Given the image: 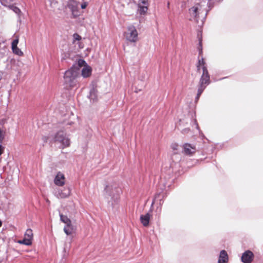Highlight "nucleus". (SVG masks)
<instances>
[{"label":"nucleus","mask_w":263,"mask_h":263,"mask_svg":"<svg viewBox=\"0 0 263 263\" xmlns=\"http://www.w3.org/2000/svg\"><path fill=\"white\" fill-rule=\"evenodd\" d=\"M79 69L73 66L65 71L64 80L66 86L68 88H72L77 85V78L79 77Z\"/></svg>","instance_id":"1"},{"label":"nucleus","mask_w":263,"mask_h":263,"mask_svg":"<svg viewBox=\"0 0 263 263\" xmlns=\"http://www.w3.org/2000/svg\"><path fill=\"white\" fill-rule=\"evenodd\" d=\"M208 6L209 3L206 1H201L189 10L191 16H193L194 18L197 21L200 14H207L209 11L208 9Z\"/></svg>","instance_id":"2"},{"label":"nucleus","mask_w":263,"mask_h":263,"mask_svg":"<svg viewBox=\"0 0 263 263\" xmlns=\"http://www.w3.org/2000/svg\"><path fill=\"white\" fill-rule=\"evenodd\" d=\"M210 76L208 71L204 69V72H202L199 80L198 86V91L196 100H199L201 95L205 89L206 86L210 83Z\"/></svg>","instance_id":"3"},{"label":"nucleus","mask_w":263,"mask_h":263,"mask_svg":"<svg viewBox=\"0 0 263 263\" xmlns=\"http://www.w3.org/2000/svg\"><path fill=\"white\" fill-rule=\"evenodd\" d=\"M51 142L60 143L62 145V148L69 146L70 144V140L65 136V135L63 131H59L57 132L54 135Z\"/></svg>","instance_id":"4"},{"label":"nucleus","mask_w":263,"mask_h":263,"mask_svg":"<svg viewBox=\"0 0 263 263\" xmlns=\"http://www.w3.org/2000/svg\"><path fill=\"white\" fill-rule=\"evenodd\" d=\"M60 216V220L66 224L64 228V232L67 235H71L74 232V230L71 220L67 216L62 214H61Z\"/></svg>","instance_id":"5"},{"label":"nucleus","mask_w":263,"mask_h":263,"mask_svg":"<svg viewBox=\"0 0 263 263\" xmlns=\"http://www.w3.org/2000/svg\"><path fill=\"white\" fill-rule=\"evenodd\" d=\"M198 49L199 50V56L201 57V59L199 58L198 63L197 64V71H200V70H202V72H204V69L206 71H208V70L207 68L206 64L205 63V61L202 55V47L201 39L199 40V46L198 47Z\"/></svg>","instance_id":"6"},{"label":"nucleus","mask_w":263,"mask_h":263,"mask_svg":"<svg viewBox=\"0 0 263 263\" xmlns=\"http://www.w3.org/2000/svg\"><path fill=\"white\" fill-rule=\"evenodd\" d=\"M138 32L133 26L128 27L127 31L125 32L126 39L131 42H136L138 40Z\"/></svg>","instance_id":"7"},{"label":"nucleus","mask_w":263,"mask_h":263,"mask_svg":"<svg viewBox=\"0 0 263 263\" xmlns=\"http://www.w3.org/2000/svg\"><path fill=\"white\" fill-rule=\"evenodd\" d=\"M33 239V234L31 229H27L24 234V238L22 240L17 241V243L26 246H31Z\"/></svg>","instance_id":"8"},{"label":"nucleus","mask_w":263,"mask_h":263,"mask_svg":"<svg viewBox=\"0 0 263 263\" xmlns=\"http://www.w3.org/2000/svg\"><path fill=\"white\" fill-rule=\"evenodd\" d=\"M80 4L78 1H70L68 7L71 10L73 17H77L80 15L81 12L79 10Z\"/></svg>","instance_id":"9"},{"label":"nucleus","mask_w":263,"mask_h":263,"mask_svg":"<svg viewBox=\"0 0 263 263\" xmlns=\"http://www.w3.org/2000/svg\"><path fill=\"white\" fill-rule=\"evenodd\" d=\"M183 152L186 155L192 156L194 155L196 151V147L195 145L185 143L183 145Z\"/></svg>","instance_id":"10"},{"label":"nucleus","mask_w":263,"mask_h":263,"mask_svg":"<svg viewBox=\"0 0 263 263\" xmlns=\"http://www.w3.org/2000/svg\"><path fill=\"white\" fill-rule=\"evenodd\" d=\"M254 258L253 252L250 250L245 251L242 255L241 261L243 263H251Z\"/></svg>","instance_id":"11"},{"label":"nucleus","mask_w":263,"mask_h":263,"mask_svg":"<svg viewBox=\"0 0 263 263\" xmlns=\"http://www.w3.org/2000/svg\"><path fill=\"white\" fill-rule=\"evenodd\" d=\"M19 42L18 37H17L16 39L14 40L11 43V48L12 52L14 54L18 56H23V52L21 50L17 47V44Z\"/></svg>","instance_id":"12"},{"label":"nucleus","mask_w":263,"mask_h":263,"mask_svg":"<svg viewBox=\"0 0 263 263\" xmlns=\"http://www.w3.org/2000/svg\"><path fill=\"white\" fill-rule=\"evenodd\" d=\"M54 182L55 184L58 186H63L65 182V177L64 175L60 172H58L54 178Z\"/></svg>","instance_id":"13"},{"label":"nucleus","mask_w":263,"mask_h":263,"mask_svg":"<svg viewBox=\"0 0 263 263\" xmlns=\"http://www.w3.org/2000/svg\"><path fill=\"white\" fill-rule=\"evenodd\" d=\"M138 11L140 14H144L148 9V1H141L138 4Z\"/></svg>","instance_id":"14"},{"label":"nucleus","mask_w":263,"mask_h":263,"mask_svg":"<svg viewBox=\"0 0 263 263\" xmlns=\"http://www.w3.org/2000/svg\"><path fill=\"white\" fill-rule=\"evenodd\" d=\"M151 215L149 213H146L145 215H141L140 217V220L144 227H147L149 226V220Z\"/></svg>","instance_id":"15"},{"label":"nucleus","mask_w":263,"mask_h":263,"mask_svg":"<svg viewBox=\"0 0 263 263\" xmlns=\"http://www.w3.org/2000/svg\"><path fill=\"white\" fill-rule=\"evenodd\" d=\"M228 261V255L225 250L220 251L218 263H227Z\"/></svg>","instance_id":"16"},{"label":"nucleus","mask_w":263,"mask_h":263,"mask_svg":"<svg viewBox=\"0 0 263 263\" xmlns=\"http://www.w3.org/2000/svg\"><path fill=\"white\" fill-rule=\"evenodd\" d=\"M91 68L90 66H86L83 68L82 75L84 78L89 77L91 74Z\"/></svg>","instance_id":"17"},{"label":"nucleus","mask_w":263,"mask_h":263,"mask_svg":"<svg viewBox=\"0 0 263 263\" xmlns=\"http://www.w3.org/2000/svg\"><path fill=\"white\" fill-rule=\"evenodd\" d=\"M66 190L64 189L63 190H60L58 192V193L57 194V196L59 198H65L67 197L70 195V191H67Z\"/></svg>","instance_id":"18"},{"label":"nucleus","mask_w":263,"mask_h":263,"mask_svg":"<svg viewBox=\"0 0 263 263\" xmlns=\"http://www.w3.org/2000/svg\"><path fill=\"white\" fill-rule=\"evenodd\" d=\"M73 43H74L76 41H80L82 39L81 36L78 33H74L73 34Z\"/></svg>","instance_id":"19"},{"label":"nucleus","mask_w":263,"mask_h":263,"mask_svg":"<svg viewBox=\"0 0 263 263\" xmlns=\"http://www.w3.org/2000/svg\"><path fill=\"white\" fill-rule=\"evenodd\" d=\"M10 8L12 9L15 13L19 14L21 12L20 9L14 5H11L9 6Z\"/></svg>","instance_id":"20"},{"label":"nucleus","mask_w":263,"mask_h":263,"mask_svg":"<svg viewBox=\"0 0 263 263\" xmlns=\"http://www.w3.org/2000/svg\"><path fill=\"white\" fill-rule=\"evenodd\" d=\"M160 206L159 207H158L156 209V211L158 213V218L160 217V214H161V211H162V206H161L162 203L160 202Z\"/></svg>","instance_id":"21"},{"label":"nucleus","mask_w":263,"mask_h":263,"mask_svg":"<svg viewBox=\"0 0 263 263\" xmlns=\"http://www.w3.org/2000/svg\"><path fill=\"white\" fill-rule=\"evenodd\" d=\"M86 62L85 61H84L83 60H80L79 61H78V65L79 66V67H82L83 66H85V64H86Z\"/></svg>","instance_id":"22"},{"label":"nucleus","mask_w":263,"mask_h":263,"mask_svg":"<svg viewBox=\"0 0 263 263\" xmlns=\"http://www.w3.org/2000/svg\"><path fill=\"white\" fill-rule=\"evenodd\" d=\"M178 144L177 143H174L172 145L171 147L173 150H177L178 149Z\"/></svg>","instance_id":"23"},{"label":"nucleus","mask_w":263,"mask_h":263,"mask_svg":"<svg viewBox=\"0 0 263 263\" xmlns=\"http://www.w3.org/2000/svg\"><path fill=\"white\" fill-rule=\"evenodd\" d=\"M88 5V3L87 2H84L81 5V8L82 9H85Z\"/></svg>","instance_id":"24"},{"label":"nucleus","mask_w":263,"mask_h":263,"mask_svg":"<svg viewBox=\"0 0 263 263\" xmlns=\"http://www.w3.org/2000/svg\"><path fill=\"white\" fill-rule=\"evenodd\" d=\"M5 147L0 144V156L2 155L4 152Z\"/></svg>","instance_id":"25"},{"label":"nucleus","mask_w":263,"mask_h":263,"mask_svg":"<svg viewBox=\"0 0 263 263\" xmlns=\"http://www.w3.org/2000/svg\"><path fill=\"white\" fill-rule=\"evenodd\" d=\"M48 139V137L47 136H44L42 138V140L44 141V142H47Z\"/></svg>","instance_id":"26"},{"label":"nucleus","mask_w":263,"mask_h":263,"mask_svg":"<svg viewBox=\"0 0 263 263\" xmlns=\"http://www.w3.org/2000/svg\"><path fill=\"white\" fill-rule=\"evenodd\" d=\"M104 190L106 192H108L109 191V186L108 185H106L104 189Z\"/></svg>","instance_id":"27"},{"label":"nucleus","mask_w":263,"mask_h":263,"mask_svg":"<svg viewBox=\"0 0 263 263\" xmlns=\"http://www.w3.org/2000/svg\"><path fill=\"white\" fill-rule=\"evenodd\" d=\"M3 2H7V1H3V2L2 1V4H3V5H5V3H3Z\"/></svg>","instance_id":"28"},{"label":"nucleus","mask_w":263,"mask_h":263,"mask_svg":"<svg viewBox=\"0 0 263 263\" xmlns=\"http://www.w3.org/2000/svg\"><path fill=\"white\" fill-rule=\"evenodd\" d=\"M2 226V221L0 220V227H1Z\"/></svg>","instance_id":"29"},{"label":"nucleus","mask_w":263,"mask_h":263,"mask_svg":"<svg viewBox=\"0 0 263 263\" xmlns=\"http://www.w3.org/2000/svg\"><path fill=\"white\" fill-rule=\"evenodd\" d=\"M169 5H170V3L168 2L167 4L168 6H169Z\"/></svg>","instance_id":"30"}]
</instances>
